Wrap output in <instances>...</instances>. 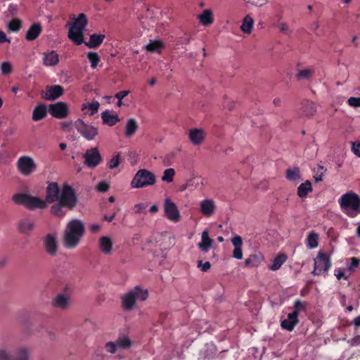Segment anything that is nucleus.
Returning a JSON list of instances; mask_svg holds the SVG:
<instances>
[{"label": "nucleus", "instance_id": "nucleus-1", "mask_svg": "<svg viewBox=\"0 0 360 360\" xmlns=\"http://www.w3.org/2000/svg\"><path fill=\"white\" fill-rule=\"evenodd\" d=\"M77 197L75 190L68 184H64L60 191L56 182L49 183L46 190L44 202L46 203L56 202L51 205V214L57 217L63 218L67 210H72L77 204Z\"/></svg>", "mask_w": 360, "mask_h": 360}, {"label": "nucleus", "instance_id": "nucleus-2", "mask_svg": "<svg viewBox=\"0 0 360 360\" xmlns=\"http://www.w3.org/2000/svg\"><path fill=\"white\" fill-rule=\"evenodd\" d=\"M85 233V227L82 220H70L65 227L63 236V245L68 249H74L79 243Z\"/></svg>", "mask_w": 360, "mask_h": 360}, {"label": "nucleus", "instance_id": "nucleus-3", "mask_svg": "<svg viewBox=\"0 0 360 360\" xmlns=\"http://www.w3.org/2000/svg\"><path fill=\"white\" fill-rule=\"evenodd\" d=\"M342 211L349 217L360 214V197L352 191L343 194L338 200Z\"/></svg>", "mask_w": 360, "mask_h": 360}, {"label": "nucleus", "instance_id": "nucleus-4", "mask_svg": "<svg viewBox=\"0 0 360 360\" xmlns=\"http://www.w3.org/2000/svg\"><path fill=\"white\" fill-rule=\"evenodd\" d=\"M88 24L86 16L84 13H80L75 21L71 24L68 37L77 45H80L84 42V31Z\"/></svg>", "mask_w": 360, "mask_h": 360}, {"label": "nucleus", "instance_id": "nucleus-5", "mask_svg": "<svg viewBox=\"0 0 360 360\" xmlns=\"http://www.w3.org/2000/svg\"><path fill=\"white\" fill-rule=\"evenodd\" d=\"M148 297V291L136 285L121 297L122 307L124 311H131L134 309L137 300L145 301Z\"/></svg>", "mask_w": 360, "mask_h": 360}, {"label": "nucleus", "instance_id": "nucleus-6", "mask_svg": "<svg viewBox=\"0 0 360 360\" xmlns=\"http://www.w3.org/2000/svg\"><path fill=\"white\" fill-rule=\"evenodd\" d=\"M12 200L15 205H23L27 210H34L36 209L43 210L46 205L44 200L38 197L32 196L27 193H16L12 196Z\"/></svg>", "mask_w": 360, "mask_h": 360}, {"label": "nucleus", "instance_id": "nucleus-7", "mask_svg": "<svg viewBox=\"0 0 360 360\" xmlns=\"http://www.w3.org/2000/svg\"><path fill=\"white\" fill-rule=\"evenodd\" d=\"M156 183L155 174L146 169H139L134 176L130 186L133 188H141L153 186Z\"/></svg>", "mask_w": 360, "mask_h": 360}, {"label": "nucleus", "instance_id": "nucleus-8", "mask_svg": "<svg viewBox=\"0 0 360 360\" xmlns=\"http://www.w3.org/2000/svg\"><path fill=\"white\" fill-rule=\"evenodd\" d=\"M74 127L77 132L88 141L94 140L98 135V129L92 125L86 124L82 120L77 119L74 122Z\"/></svg>", "mask_w": 360, "mask_h": 360}, {"label": "nucleus", "instance_id": "nucleus-9", "mask_svg": "<svg viewBox=\"0 0 360 360\" xmlns=\"http://www.w3.org/2000/svg\"><path fill=\"white\" fill-rule=\"evenodd\" d=\"M331 266V262L328 255L319 252L316 258L314 259V269L312 274L320 275L327 272Z\"/></svg>", "mask_w": 360, "mask_h": 360}, {"label": "nucleus", "instance_id": "nucleus-10", "mask_svg": "<svg viewBox=\"0 0 360 360\" xmlns=\"http://www.w3.org/2000/svg\"><path fill=\"white\" fill-rule=\"evenodd\" d=\"M16 166L18 172L24 176H29L37 168V165L32 158L27 155L20 156Z\"/></svg>", "mask_w": 360, "mask_h": 360}, {"label": "nucleus", "instance_id": "nucleus-11", "mask_svg": "<svg viewBox=\"0 0 360 360\" xmlns=\"http://www.w3.org/2000/svg\"><path fill=\"white\" fill-rule=\"evenodd\" d=\"M0 360H29V353L25 347L18 348L11 352L1 349Z\"/></svg>", "mask_w": 360, "mask_h": 360}, {"label": "nucleus", "instance_id": "nucleus-12", "mask_svg": "<svg viewBox=\"0 0 360 360\" xmlns=\"http://www.w3.org/2000/svg\"><path fill=\"white\" fill-rule=\"evenodd\" d=\"M84 164L89 168L96 167L101 161L102 158L97 148L87 150L84 154Z\"/></svg>", "mask_w": 360, "mask_h": 360}, {"label": "nucleus", "instance_id": "nucleus-13", "mask_svg": "<svg viewBox=\"0 0 360 360\" xmlns=\"http://www.w3.org/2000/svg\"><path fill=\"white\" fill-rule=\"evenodd\" d=\"M165 214L168 219L177 222L180 220V213L176 204L169 198H166L164 202Z\"/></svg>", "mask_w": 360, "mask_h": 360}, {"label": "nucleus", "instance_id": "nucleus-14", "mask_svg": "<svg viewBox=\"0 0 360 360\" xmlns=\"http://www.w3.org/2000/svg\"><path fill=\"white\" fill-rule=\"evenodd\" d=\"M49 113L55 118L63 119L68 115V106L64 102H57L50 104L49 106Z\"/></svg>", "mask_w": 360, "mask_h": 360}, {"label": "nucleus", "instance_id": "nucleus-15", "mask_svg": "<svg viewBox=\"0 0 360 360\" xmlns=\"http://www.w3.org/2000/svg\"><path fill=\"white\" fill-rule=\"evenodd\" d=\"M64 93L63 88L60 85L46 86V91L41 93V97L48 101H54L60 97Z\"/></svg>", "mask_w": 360, "mask_h": 360}, {"label": "nucleus", "instance_id": "nucleus-16", "mask_svg": "<svg viewBox=\"0 0 360 360\" xmlns=\"http://www.w3.org/2000/svg\"><path fill=\"white\" fill-rule=\"evenodd\" d=\"M44 246L46 252L50 256H55L58 252L56 238L53 234H47L44 239Z\"/></svg>", "mask_w": 360, "mask_h": 360}, {"label": "nucleus", "instance_id": "nucleus-17", "mask_svg": "<svg viewBox=\"0 0 360 360\" xmlns=\"http://www.w3.org/2000/svg\"><path fill=\"white\" fill-rule=\"evenodd\" d=\"M34 228V221L32 219L25 217L19 220L17 224L18 231L23 234L29 235Z\"/></svg>", "mask_w": 360, "mask_h": 360}, {"label": "nucleus", "instance_id": "nucleus-18", "mask_svg": "<svg viewBox=\"0 0 360 360\" xmlns=\"http://www.w3.org/2000/svg\"><path fill=\"white\" fill-rule=\"evenodd\" d=\"M48 112V109L44 103H38L33 109L32 120L34 122H39L44 119Z\"/></svg>", "mask_w": 360, "mask_h": 360}, {"label": "nucleus", "instance_id": "nucleus-19", "mask_svg": "<svg viewBox=\"0 0 360 360\" xmlns=\"http://www.w3.org/2000/svg\"><path fill=\"white\" fill-rule=\"evenodd\" d=\"M98 245L103 254L110 255L112 253V241L110 237L101 236L98 240Z\"/></svg>", "mask_w": 360, "mask_h": 360}, {"label": "nucleus", "instance_id": "nucleus-20", "mask_svg": "<svg viewBox=\"0 0 360 360\" xmlns=\"http://www.w3.org/2000/svg\"><path fill=\"white\" fill-rule=\"evenodd\" d=\"M298 322L299 320L298 318L296 317L295 313H289L288 318L281 321V326L288 331H292Z\"/></svg>", "mask_w": 360, "mask_h": 360}, {"label": "nucleus", "instance_id": "nucleus-21", "mask_svg": "<svg viewBox=\"0 0 360 360\" xmlns=\"http://www.w3.org/2000/svg\"><path fill=\"white\" fill-rule=\"evenodd\" d=\"M59 62V56L55 51L43 53V64L46 66H54Z\"/></svg>", "mask_w": 360, "mask_h": 360}, {"label": "nucleus", "instance_id": "nucleus-22", "mask_svg": "<svg viewBox=\"0 0 360 360\" xmlns=\"http://www.w3.org/2000/svg\"><path fill=\"white\" fill-rule=\"evenodd\" d=\"M231 243L234 246L233 251V257L237 259H241L243 258V240L240 236H236L231 239Z\"/></svg>", "mask_w": 360, "mask_h": 360}, {"label": "nucleus", "instance_id": "nucleus-23", "mask_svg": "<svg viewBox=\"0 0 360 360\" xmlns=\"http://www.w3.org/2000/svg\"><path fill=\"white\" fill-rule=\"evenodd\" d=\"M52 305L60 309H65L69 306V297L64 294H58L52 300Z\"/></svg>", "mask_w": 360, "mask_h": 360}, {"label": "nucleus", "instance_id": "nucleus-24", "mask_svg": "<svg viewBox=\"0 0 360 360\" xmlns=\"http://www.w3.org/2000/svg\"><path fill=\"white\" fill-rule=\"evenodd\" d=\"M105 37L104 34H92L90 35L89 41L84 43L89 49H96L103 43Z\"/></svg>", "mask_w": 360, "mask_h": 360}, {"label": "nucleus", "instance_id": "nucleus-25", "mask_svg": "<svg viewBox=\"0 0 360 360\" xmlns=\"http://www.w3.org/2000/svg\"><path fill=\"white\" fill-rule=\"evenodd\" d=\"M214 202L212 200H203L200 202V212L206 216H211L214 212Z\"/></svg>", "mask_w": 360, "mask_h": 360}, {"label": "nucleus", "instance_id": "nucleus-26", "mask_svg": "<svg viewBox=\"0 0 360 360\" xmlns=\"http://www.w3.org/2000/svg\"><path fill=\"white\" fill-rule=\"evenodd\" d=\"M212 240L209 237V233L205 230L202 233L201 242L198 243V248L201 251L207 252L212 244Z\"/></svg>", "mask_w": 360, "mask_h": 360}, {"label": "nucleus", "instance_id": "nucleus-27", "mask_svg": "<svg viewBox=\"0 0 360 360\" xmlns=\"http://www.w3.org/2000/svg\"><path fill=\"white\" fill-rule=\"evenodd\" d=\"M189 139L194 145H199L205 139V133L202 129H191L189 133Z\"/></svg>", "mask_w": 360, "mask_h": 360}, {"label": "nucleus", "instance_id": "nucleus-28", "mask_svg": "<svg viewBox=\"0 0 360 360\" xmlns=\"http://www.w3.org/2000/svg\"><path fill=\"white\" fill-rule=\"evenodd\" d=\"M41 32V26L38 23L32 24L28 29L25 38L27 41L36 39Z\"/></svg>", "mask_w": 360, "mask_h": 360}, {"label": "nucleus", "instance_id": "nucleus-29", "mask_svg": "<svg viewBox=\"0 0 360 360\" xmlns=\"http://www.w3.org/2000/svg\"><path fill=\"white\" fill-rule=\"evenodd\" d=\"M101 119L103 122L110 127L114 126L117 122H120V118L116 114H110L108 110H105L101 113Z\"/></svg>", "mask_w": 360, "mask_h": 360}, {"label": "nucleus", "instance_id": "nucleus-30", "mask_svg": "<svg viewBox=\"0 0 360 360\" xmlns=\"http://www.w3.org/2000/svg\"><path fill=\"white\" fill-rule=\"evenodd\" d=\"M302 115L304 116H312L316 112V105L314 102L304 101L302 103Z\"/></svg>", "mask_w": 360, "mask_h": 360}, {"label": "nucleus", "instance_id": "nucleus-31", "mask_svg": "<svg viewBox=\"0 0 360 360\" xmlns=\"http://www.w3.org/2000/svg\"><path fill=\"white\" fill-rule=\"evenodd\" d=\"M286 179L290 181L298 183L301 179L300 169L297 167L287 169Z\"/></svg>", "mask_w": 360, "mask_h": 360}, {"label": "nucleus", "instance_id": "nucleus-32", "mask_svg": "<svg viewBox=\"0 0 360 360\" xmlns=\"http://www.w3.org/2000/svg\"><path fill=\"white\" fill-rule=\"evenodd\" d=\"M312 191V186L310 181L307 180L304 183L301 184L297 188V195L301 198H305L309 192Z\"/></svg>", "mask_w": 360, "mask_h": 360}, {"label": "nucleus", "instance_id": "nucleus-33", "mask_svg": "<svg viewBox=\"0 0 360 360\" xmlns=\"http://www.w3.org/2000/svg\"><path fill=\"white\" fill-rule=\"evenodd\" d=\"M138 123L134 118L128 120L125 127V136L127 137H131L134 135L138 129Z\"/></svg>", "mask_w": 360, "mask_h": 360}, {"label": "nucleus", "instance_id": "nucleus-34", "mask_svg": "<svg viewBox=\"0 0 360 360\" xmlns=\"http://www.w3.org/2000/svg\"><path fill=\"white\" fill-rule=\"evenodd\" d=\"M198 18L202 25L205 26L209 25L213 22L212 12L211 10L206 9L198 15Z\"/></svg>", "mask_w": 360, "mask_h": 360}, {"label": "nucleus", "instance_id": "nucleus-35", "mask_svg": "<svg viewBox=\"0 0 360 360\" xmlns=\"http://www.w3.org/2000/svg\"><path fill=\"white\" fill-rule=\"evenodd\" d=\"M254 20L251 16L247 15L243 20L240 26L241 30L245 34H250L252 30Z\"/></svg>", "mask_w": 360, "mask_h": 360}, {"label": "nucleus", "instance_id": "nucleus-36", "mask_svg": "<svg viewBox=\"0 0 360 360\" xmlns=\"http://www.w3.org/2000/svg\"><path fill=\"white\" fill-rule=\"evenodd\" d=\"M100 104L98 101H94L91 103H83L82 105V110L84 112V114H87L88 112L86 110H89L90 112L89 115H94L96 112H98Z\"/></svg>", "mask_w": 360, "mask_h": 360}, {"label": "nucleus", "instance_id": "nucleus-37", "mask_svg": "<svg viewBox=\"0 0 360 360\" xmlns=\"http://www.w3.org/2000/svg\"><path fill=\"white\" fill-rule=\"evenodd\" d=\"M118 349H127L131 347L132 342L128 336H120L115 341Z\"/></svg>", "mask_w": 360, "mask_h": 360}, {"label": "nucleus", "instance_id": "nucleus-38", "mask_svg": "<svg viewBox=\"0 0 360 360\" xmlns=\"http://www.w3.org/2000/svg\"><path fill=\"white\" fill-rule=\"evenodd\" d=\"M287 257L284 254L278 255L272 261L271 265L269 269L272 271H276L279 269L283 264L286 261Z\"/></svg>", "mask_w": 360, "mask_h": 360}, {"label": "nucleus", "instance_id": "nucleus-39", "mask_svg": "<svg viewBox=\"0 0 360 360\" xmlns=\"http://www.w3.org/2000/svg\"><path fill=\"white\" fill-rule=\"evenodd\" d=\"M306 245L310 249L317 248L319 245V235L314 231L310 232L307 238Z\"/></svg>", "mask_w": 360, "mask_h": 360}, {"label": "nucleus", "instance_id": "nucleus-40", "mask_svg": "<svg viewBox=\"0 0 360 360\" xmlns=\"http://www.w3.org/2000/svg\"><path fill=\"white\" fill-rule=\"evenodd\" d=\"M146 49L148 52H160L163 48V44L160 41H152L145 46Z\"/></svg>", "mask_w": 360, "mask_h": 360}, {"label": "nucleus", "instance_id": "nucleus-41", "mask_svg": "<svg viewBox=\"0 0 360 360\" xmlns=\"http://www.w3.org/2000/svg\"><path fill=\"white\" fill-rule=\"evenodd\" d=\"M314 74V70L310 68H307L304 70H300L297 72L296 77L297 79H309Z\"/></svg>", "mask_w": 360, "mask_h": 360}, {"label": "nucleus", "instance_id": "nucleus-42", "mask_svg": "<svg viewBox=\"0 0 360 360\" xmlns=\"http://www.w3.org/2000/svg\"><path fill=\"white\" fill-rule=\"evenodd\" d=\"M293 308L294 311L292 313H295L296 317L298 318L299 313L306 310V302L300 300H296L294 302Z\"/></svg>", "mask_w": 360, "mask_h": 360}, {"label": "nucleus", "instance_id": "nucleus-43", "mask_svg": "<svg viewBox=\"0 0 360 360\" xmlns=\"http://www.w3.org/2000/svg\"><path fill=\"white\" fill-rule=\"evenodd\" d=\"M175 175V171L173 168H169L164 171L163 175L162 176V181L171 183L174 180V176Z\"/></svg>", "mask_w": 360, "mask_h": 360}, {"label": "nucleus", "instance_id": "nucleus-44", "mask_svg": "<svg viewBox=\"0 0 360 360\" xmlns=\"http://www.w3.org/2000/svg\"><path fill=\"white\" fill-rule=\"evenodd\" d=\"M22 27V22L19 19H13L8 24V31L13 32H18Z\"/></svg>", "mask_w": 360, "mask_h": 360}, {"label": "nucleus", "instance_id": "nucleus-45", "mask_svg": "<svg viewBox=\"0 0 360 360\" xmlns=\"http://www.w3.org/2000/svg\"><path fill=\"white\" fill-rule=\"evenodd\" d=\"M87 58L91 63V68H96L100 61V58L98 53L96 52H89Z\"/></svg>", "mask_w": 360, "mask_h": 360}, {"label": "nucleus", "instance_id": "nucleus-46", "mask_svg": "<svg viewBox=\"0 0 360 360\" xmlns=\"http://www.w3.org/2000/svg\"><path fill=\"white\" fill-rule=\"evenodd\" d=\"M116 345L117 344H116L115 341V342L110 341L105 344L104 348L108 353L113 354H115L117 350L118 349V347Z\"/></svg>", "mask_w": 360, "mask_h": 360}, {"label": "nucleus", "instance_id": "nucleus-47", "mask_svg": "<svg viewBox=\"0 0 360 360\" xmlns=\"http://www.w3.org/2000/svg\"><path fill=\"white\" fill-rule=\"evenodd\" d=\"M326 168L323 166L319 165L318 171L314 175V178L316 182H320L323 181V173L326 172Z\"/></svg>", "mask_w": 360, "mask_h": 360}, {"label": "nucleus", "instance_id": "nucleus-48", "mask_svg": "<svg viewBox=\"0 0 360 360\" xmlns=\"http://www.w3.org/2000/svg\"><path fill=\"white\" fill-rule=\"evenodd\" d=\"M120 154L117 153L116 155L112 157L108 162V167L111 169L117 168L120 165Z\"/></svg>", "mask_w": 360, "mask_h": 360}, {"label": "nucleus", "instance_id": "nucleus-49", "mask_svg": "<svg viewBox=\"0 0 360 360\" xmlns=\"http://www.w3.org/2000/svg\"><path fill=\"white\" fill-rule=\"evenodd\" d=\"M252 262V266H257L263 260V256L261 254H254L250 255Z\"/></svg>", "mask_w": 360, "mask_h": 360}, {"label": "nucleus", "instance_id": "nucleus-50", "mask_svg": "<svg viewBox=\"0 0 360 360\" xmlns=\"http://www.w3.org/2000/svg\"><path fill=\"white\" fill-rule=\"evenodd\" d=\"M1 70L4 75H9L12 72V66L8 62H4L1 65Z\"/></svg>", "mask_w": 360, "mask_h": 360}, {"label": "nucleus", "instance_id": "nucleus-51", "mask_svg": "<svg viewBox=\"0 0 360 360\" xmlns=\"http://www.w3.org/2000/svg\"><path fill=\"white\" fill-rule=\"evenodd\" d=\"M350 259L351 262L348 265L347 268L350 271H353L356 267L359 266L360 264V259L354 257H352Z\"/></svg>", "mask_w": 360, "mask_h": 360}, {"label": "nucleus", "instance_id": "nucleus-52", "mask_svg": "<svg viewBox=\"0 0 360 360\" xmlns=\"http://www.w3.org/2000/svg\"><path fill=\"white\" fill-rule=\"evenodd\" d=\"M349 105L354 108L360 107V96L359 97H350L347 100Z\"/></svg>", "mask_w": 360, "mask_h": 360}, {"label": "nucleus", "instance_id": "nucleus-53", "mask_svg": "<svg viewBox=\"0 0 360 360\" xmlns=\"http://www.w3.org/2000/svg\"><path fill=\"white\" fill-rule=\"evenodd\" d=\"M110 188L109 184L105 181H101L96 186V189L99 192H106Z\"/></svg>", "mask_w": 360, "mask_h": 360}, {"label": "nucleus", "instance_id": "nucleus-54", "mask_svg": "<svg viewBox=\"0 0 360 360\" xmlns=\"http://www.w3.org/2000/svg\"><path fill=\"white\" fill-rule=\"evenodd\" d=\"M352 150L356 155L360 157V141L358 142L352 143Z\"/></svg>", "mask_w": 360, "mask_h": 360}, {"label": "nucleus", "instance_id": "nucleus-55", "mask_svg": "<svg viewBox=\"0 0 360 360\" xmlns=\"http://www.w3.org/2000/svg\"><path fill=\"white\" fill-rule=\"evenodd\" d=\"M335 276L338 280H340L342 278H344L345 280L347 279V276H345V270L341 268H338L335 270Z\"/></svg>", "mask_w": 360, "mask_h": 360}, {"label": "nucleus", "instance_id": "nucleus-56", "mask_svg": "<svg viewBox=\"0 0 360 360\" xmlns=\"http://www.w3.org/2000/svg\"><path fill=\"white\" fill-rule=\"evenodd\" d=\"M198 266L200 267L202 271H207L210 269L211 264L209 262L202 263V262L200 260L198 262Z\"/></svg>", "mask_w": 360, "mask_h": 360}, {"label": "nucleus", "instance_id": "nucleus-57", "mask_svg": "<svg viewBox=\"0 0 360 360\" xmlns=\"http://www.w3.org/2000/svg\"><path fill=\"white\" fill-rule=\"evenodd\" d=\"M146 208V205L144 203H138L134 205V210L136 213H141Z\"/></svg>", "mask_w": 360, "mask_h": 360}, {"label": "nucleus", "instance_id": "nucleus-58", "mask_svg": "<svg viewBox=\"0 0 360 360\" xmlns=\"http://www.w3.org/2000/svg\"><path fill=\"white\" fill-rule=\"evenodd\" d=\"M129 94V91L128 90H124V91H119L117 92L115 95V97L116 98H117L118 100H122L123 99L124 97H126L127 96H128Z\"/></svg>", "mask_w": 360, "mask_h": 360}, {"label": "nucleus", "instance_id": "nucleus-59", "mask_svg": "<svg viewBox=\"0 0 360 360\" xmlns=\"http://www.w3.org/2000/svg\"><path fill=\"white\" fill-rule=\"evenodd\" d=\"M8 11L12 16L16 15L18 13V6L15 4H10L8 6Z\"/></svg>", "mask_w": 360, "mask_h": 360}, {"label": "nucleus", "instance_id": "nucleus-60", "mask_svg": "<svg viewBox=\"0 0 360 360\" xmlns=\"http://www.w3.org/2000/svg\"><path fill=\"white\" fill-rule=\"evenodd\" d=\"M191 40V37L189 34L185 33L184 35L181 37V42L182 44H189Z\"/></svg>", "mask_w": 360, "mask_h": 360}, {"label": "nucleus", "instance_id": "nucleus-61", "mask_svg": "<svg viewBox=\"0 0 360 360\" xmlns=\"http://www.w3.org/2000/svg\"><path fill=\"white\" fill-rule=\"evenodd\" d=\"M91 233H96L101 229V226L98 224H91L89 227Z\"/></svg>", "mask_w": 360, "mask_h": 360}, {"label": "nucleus", "instance_id": "nucleus-62", "mask_svg": "<svg viewBox=\"0 0 360 360\" xmlns=\"http://www.w3.org/2000/svg\"><path fill=\"white\" fill-rule=\"evenodd\" d=\"M6 41L9 42L10 40L7 38L6 34L3 31L0 30V43L2 44Z\"/></svg>", "mask_w": 360, "mask_h": 360}, {"label": "nucleus", "instance_id": "nucleus-63", "mask_svg": "<svg viewBox=\"0 0 360 360\" xmlns=\"http://www.w3.org/2000/svg\"><path fill=\"white\" fill-rule=\"evenodd\" d=\"M224 108H227L229 110H231L234 108V102L229 101L226 105H224Z\"/></svg>", "mask_w": 360, "mask_h": 360}, {"label": "nucleus", "instance_id": "nucleus-64", "mask_svg": "<svg viewBox=\"0 0 360 360\" xmlns=\"http://www.w3.org/2000/svg\"><path fill=\"white\" fill-rule=\"evenodd\" d=\"M360 342V336H356L352 340L351 344L352 345H358Z\"/></svg>", "mask_w": 360, "mask_h": 360}]
</instances>
